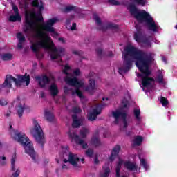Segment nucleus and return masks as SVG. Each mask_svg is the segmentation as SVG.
I'll return each mask as SVG.
<instances>
[{"label": "nucleus", "mask_w": 177, "mask_h": 177, "mask_svg": "<svg viewBox=\"0 0 177 177\" xmlns=\"http://www.w3.org/2000/svg\"><path fill=\"white\" fill-rule=\"evenodd\" d=\"M82 111V109H81L80 106H78V105L73 106L72 109V112H73L74 114H80V113H81Z\"/></svg>", "instance_id": "nucleus-38"}, {"label": "nucleus", "mask_w": 177, "mask_h": 177, "mask_svg": "<svg viewBox=\"0 0 177 177\" xmlns=\"http://www.w3.org/2000/svg\"><path fill=\"white\" fill-rule=\"evenodd\" d=\"M122 164H124V160H122L121 158H120L118 162L117 167H116V176L117 177L120 176V172L121 171V166L122 165Z\"/></svg>", "instance_id": "nucleus-28"}, {"label": "nucleus", "mask_w": 177, "mask_h": 177, "mask_svg": "<svg viewBox=\"0 0 177 177\" xmlns=\"http://www.w3.org/2000/svg\"><path fill=\"white\" fill-rule=\"evenodd\" d=\"M68 136L72 140H75L77 145L82 146V149H88V144L84 140L81 139L80 136L77 135L75 130L70 129Z\"/></svg>", "instance_id": "nucleus-13"}, {"label": "nucleus", "mask_w": 177, "mask_h": 177, "mask_svg": "<svg viewBox=\"0 0 177 177\" xmlns=\"http://www.w3.org/2000/svg\"><path fill=\"white\" fill-rule=\"evenodd\" d=\"M81 162H82V164H84V162H85V159L82 158V159H81Z\"/></svg>", "instance_id": "nucleus-54"}, {"label": "nucleus", "mask_w": 177, "mask_h": 177, "mask_svg": "<svg viewBox=\"0 0 177 177\" xmlns=\"http://www.w3.org/2000/svg\"><path fill=\"white\" fill-rule=\"evenodd\" d=\"M67 21H68V23L70 22V21H68V20Z\"/></svg>", "instance_id": "nucleus-64"}, {"label": "nucleus", "mask_w": 177, "mask_h": 177, "mask_svg": "<svg viewBox=\"0 0 177 177\" xmlns=\"http://www.w3.org/2000/svg\"><path fill=\"white\" fill-rule=\"evenodd\" d=\"M73 122L72 124L73 128H79L84 122V118L78 119V116L75 114L72 115Z\"/></svg>", "instance_id": "nucleus-17"}, {"label": "nucleus", "mask_w": 177, "mask_h": 177, "mask_svg": "<svg viewBox=\"0 0 177 177\" xmlns=\"http://www.w3.org/2000/svg\"><path fill=\"white\" fill-rule=\"evenodd\" d=\"M79 9L78 7L73 6H68L65 8V12H78Z\"/></svg>", "instance_id": "nucleus-33"}, {"label": "nucleus", "mask_w": 177, "mask_h": 177, "mask_svg": "<svg viewBox=\"0 0 177 177\" xmlns=\"http://www.w3.org/2000/svg\"><path fill=\"white\" fill-rule=\"evenodd\" d=\"M104 138H107V136L104 134Z\"/></svg>", "instance_id": "nucleus-61"}, {"label": "nucleus", "mask_w": 177, "mask_h": 177, "mask_svg": "<svg viewBox=\"0 0 177 177\" xmlns=\"http://www.w3.org/2000/svg\"><path fill=\"white\" fill-rule=\"evenodd\" d=\"M62 150L64 151L63 157H64V156H68V160L64 159V162L65 164L69 162V164L73 165L74 168H80V167H81V162L80 161V157H78V155L71 153L68 151V147H66L65 148L62 147Z\"/></svg>", "instance_id": "nucleus-8"}, {"label": "nucleus", "mask_w": 177, "mask_h": 177, "mask_svg": "<svg viewBox=\"0 0 177 177\" xmlns=\"http://www.w3.org/2000/svg\"><path fill=\"white\" fill-rule=\"evenodd\" d=\"M0 165H2L3 167V165H6V157L3 156L1 157L0 156Z\"/></svg>", "instance_id": "nucleus-40"}, {"label": "nucleus", "mask_w": 177, "mask_h": 177, "mask_svg": "<svg viewBox=\"0 0 177 177\" xmlns=\"http://www.w3.org/2000/svg\"><path fill=\"white\" fill-rule=\"evenodd\" d=\"M109 3L111 5H120V2L116 0H109Z\"/></svg>", "instance_id": "nucleus-45"}, {"label": "nucleus", "mask_w": 177, "mask_h": 177, "mask_svg": "<svg viewBox=\"0 0 177 177\" xmlns=\"http://www.w3.org/2000/svg\"><path fill=\"white\" fill-rule=\"evenodd\" d=\"M112 115L115 118V124H118L120 119L121 118L123 121L124 128L128 127V122H127V116L128 114L125 111L116 110L112 112Z\"/></svg>", "instance_id": "nucleus-12"}, {"label": "nucleus", "mask_w": 177, "mask_h": 177, "mask_svg": "<svg viewBox=\"0 0 177 177\" xmlns=\"http://www.w3.org/2000/svg\"><path fill=\"white\" fill-rule=\"evenodd\" d=\"M134 115L136 120V125H140L142 122V117H140V109H134Z\"/></svg>", "instance_id": "nucleus-24"}, {"label": "nucleus", "mask_w": 177, "mask_h": 177, "mask_svg": "<svg viewBox=\"0 0 177 177\" xmlns=\"http://www.w3.org/2000/svg\"><path fill=\"white\" fill-rule=\"evenodd\" d=\"M59 41H60L61 42H62V44H64V39L63 37H60L59 38Z\"/></svg>", "instance_id": "nucleus-52"}, {"label": "nucleus", "mask_w": 177, "mask_h": 177, "mask_svg": "<svg viewBox=\"0 0 177 177\" xmlns=\"http://www.w3.org/2000/svg\"><path fill=\"white\" fill-rule=\"evenodd\" d=\"M49 92L51 95H53V97L59 93V88H57V85L56 84L53 83L51 85L49 86Z\"/></svg>", "instance_id": "nucleus-21"}, {"label": "nucleus", "mask_w": 177, "mask_h": 177, "mask_svg": "<svg viewBox=\"0 0 177 177\" xmlns=\"http://www.w3.org/2000/svg\"><path fill=\"white\" fill-rule=\"evenodd\" d=\"M9 20L10 21H20L21 20V17H20V14H15V15L10 16Z\"/></svg>", "instance_id": "nucleus-30"}, {"label": "nucleus", "mask_w": 177, "mask_h": 177, "mask_svg": "<svg viewBox=\"0 0 177 177\" xmlns=\"http://www.w3.org/2000/svg\"><path fill=\"white\" fill-rule=\"evenodd\" d=\"M104 174L102 177H109L110 175V167H109V165H106L103 167Z\"/></svg>", "instance_id": "nucleus-32"}, {"label": "nucleus", "mask_w": 177, "mask_h": 177, "mask_svg": "<svg viewBox=\"0 0 177 177\" xmlns=\"http://www.w3.org/2000/svg\"><path fill=\"white\" fill-rule=\"evenodd\" d=\"M160 103H162V106H167V104H168V100L164 97H162L160 99Z\"/></svg>", "instance_id": "nucleus-41"}, {"label": "nucleus", "mask_w": 177, "mask_h": 177, "mask_svg": "<svg viewBox=\"0 0 177 177\" xmlns=\"http://www.w3.org/2000/svg\"><path fill=\"white\" fill-rule=\"evenodd\" d=\"M62 168L64 169L67 168V166H66V165H63Z\"/></svg>", "instance_id": "nucleus-55"}, {"label": "nucleus", "mask_w": 177, "mask_h": 177, "mask_svg": "<svg viewBox=\"0 0 177 177\" xmlns=\"http://www.w3.org/2000/svg\"><path fill=\"white\" fill-rule=\"evenodd\" d=\"M44 117L48 121V122H53L55 121V115L52 113V111L46 109L44 112Z\"/></svg>", "instance_id": "nucleus-22"}, {"label": "nucleus", "mask_w": 177, "mask_h": 177, "mask_svg": "<svg viewBox=\"0 0 177 177\" xmlns=\"http://www.w3.org/2000/svg\"><path fill=\"white\" fill-rule=\"evenodd\" d=\"M122 104L123 106V107L124 109H126V107L128 106V104H129V102L127 101V99L124 98L122 100Z\"/></svg>", "instance_id": "nucleus-42"}, {"label": "nucleus", "mask_w": 177, "mask_h": 177, "mask_svg": "<svg viewBox=\"0 0 177 177\" xmlns=\"http://www.w3.org/2000/svg\"><path fill=\"white\" fill-rule=\"evenodd\" d=\"M34 128L32 130V135L35 138L36 142L41 145V147H44V145L45 144V135L44 134V131H42V128L41 125L38 123L36 120H33Z\"/></svg>", "instance_id": "nucleus-7"}, {"label": "nucleus", "mask_w": 177, "mask_h": 177, "mask_svg": "<svg viewBox=\"0 0 177 177\" xmlns=\"http://www.w3.org/2000/svg\"><path fill=\"white\" fill-rule=\"evenodd\" d=\"M95 164H99V159L97 158H95L94 160Z\"/></svg>", "instance_id": "nucleus-51"}, {"label": "nucleus", "mask_w": 177, "mask_h": 177, "mask_svg": "<svg viewBox=\"0 0 177 177\" xmlns=\"http://www.w3.org/2000/svg\"><path fill=\"white\" fill-rule=\"evenodd\" d=\"M136 32L134 34V39L138 44H142L144 46L150 48L151 46V43L150 42V39L146 37L145 32H143V30L138 24H136Z\"/></svg>", "instance_id": "nucleus-10"}, {"label": "nucleus", "mask_w": 177, "mask_h": 177, "mask_svg": "<svg viewBox=\"0 0 177 177\" xmlns=\"http://www.w3.org/2000/svg\"><path fill=\"white\" fill-rule=\"evenodd\" d=\"M17 38L19 41V43L17 44L18 49H23V42L26 41V37H24V35H23L21 32H19L17 34Z\"/></svg>", "instance_id": "nucleus-20"}, {"label": "nucleus", "mask_w": 177, "mask_h": 177, "mask_svg": "<svg viewBox=\"0 0 177 177\" xmlns=\"http://www.w3.org/2000/svg\"><path fill=\"white\" fill-rule=\"evenodd\" d=\"M127 135L128 136H131V132H127Z\"/></svg>", "instance_id": "nucleus-57"}, {"label": "nucleus", "mask_w": 177, "mask_h": 177, "mask_svg": "<svg viewBox=\"0 0 177 177\" xmlns=\"http://www.w3.org/2000/svg\"><path fill=\"white\" fill-rule=\"evenodd\" d=\"M139 158L140 160V165H142L143 167V168L145 169V171H147V169H149V165L146 162V160L140 159V156H139Z\"/></svg>", "instance_id": "nucleus-34"}, {"label": "nucleus", "mask_w": 177, "mask_h": 177, "mask_svg": "<svg viewBox=\"0 0 177 177\" xmlns=\"http://www.w3.org/2000/svg\"><path fill=\"white\" fill-rule=\"evenodd\" d=\"M71 68L68 65H66L64 68L63 73L66 74V77L64 78V81L70 85L71 86H64V92L66 95H68L71 93L72 96L77 95L80 99H84V95L80 91V88H84V81L83 80H78L77 77H73V74L70 73Z\"/></svg>", "instance_id": "nucleus-3"}, {"label": "nucleus", "mask_w": 177, "mask_h": 177, "mask_svg": "<svg viewBox=\"0 0 177 177\" xmlns=\"http://www.w3.org/2000/svg\"><path fill=\"white\" fill-rule=\"evenodd\" d=\"M107 56H109V57H111L113 56V52H109L108 54H107Z\"/></svg>", "instance_id": "nucleus-53"}, {"label": "nucleus", "mask_w": 177, "mask_h": 177, "mask_svg": "<svg viewBox=\"0 0 177 177\" xmlns=\"http://www.w3.org/2000/svg\"><path fill=\"white\" fill-rule=\"evenodd\" d=\"M12 82H15L16 86H21L23 83L26 82V86H28L30 85V75H18L17 79L12 75H7L4 83L0 86V91L3 88H12Z\"/></svg>", "instance_id": "nucleus-6"}, {"label": "nucleus", "mask_w": 177, "mask_h": 177, "mask_svg": "<svg viewBox=\"0 0 177 177\" xmlns=\"http://www.w3.org/2000/svg\"><path fill=\"white\" fill-rule=\"evenodd\" d=\"M24 110H26V105L24 104H21L17 106V112L19 117H23V113H24Z\"/></svg>", "instance_id": "nucleus-25"}, {"label": "nucleus", "mask_w": 177, "mask_h": 177, "mask_svg": "<svg viewBox=\"0 0 177 177\" xmlns=\"http://www.w3.org/2000/svg\"><path fill=\"white\" fill-rule=\"evenodd\" d=\"M8 105V101L6 100L1 98L0 99V106H4Z\"/></svg>", "instance_id": "nucleus-43"}, {"label": "nucleus", "mask_w": 177, "mask_h": 177, "mask_svg": "<svg viewBox=\"0 0 177 177\" xmlns=\"http://www.w3.org/2000/svg\"><path fill=\"white\" fill-rule=\"evenodd\" d=\"M10 114H12V112L10 111H7L6 113H5V117H10Z\"/></svg>", "instance_id": "nucleus-48"}, {"label": "nucleus", "mask_w": 177, "mask_h": 177, "mask_svg": "<svg viewBox=\"0 0 177 177\" xmlns=\"http://www.w3.org/2000/svg\"><path fill=\"white\" fill-rule=\"evenodd\" d=\"M127 9L131 16H134L139 23H145L148 30L150 31L157 32L160 30L158 24L154 21L153 17L147 12L138 10L135 4L129 5Z\"/></svg>", "instance_id": "nucleus-4"}, {"label": "nucleus", "mask_w": 177, "mask_h": 177, "mask_svg": "<svg viewBox=\"0 0 177 177\" xmlns=\"http://www.w3.org/2000/svg\"><path fill=\"white\" fill-rule=\"evenodd\" d=\"M12 10H14V13H15V15H19V8H17V6L12 4Z\"/></svg>", "instance_id": "nucleus-44"}, {"label": "nucleus", "mask_w": 177, "mask_h": 177, "mask_svg": "<svg viewBox=\"0 0 177 177\" xmlns=\"http://www.w3.org/2000/svg\"><path fill=\"white\" fill-rule=\"evenodd\" d=\"M57 21H59V19L57 17L50 19L47 20L46 23L43 24L42 27L45 31L51 32L53 37H56L57 36V33L55 31L53 26H55Z\"/></svg>", "instance_id": "nucleus-11"}, {"label": "nucleus", "mask_w": 177, "mask_h": 177, "mask_svg": "<svg viewBox=\"0 0 177 177\" xmlns=\"http://www.w3.org/2000/svg\"><path fill=\"white\" fill-rule=\"evenodd\" d=\"M120 150H121V147L120 145H116L114 147V148L113 149L111 153V156L109 158V160L111 161L115 160V158L117 157V156H118L120 153Z\"/></svg>", "instance_id": "nucleus-19"}, {"label": "nucleus", "mask_w": 177, "mask_h": 177, "mask_svg": "<svg viewBox=\"0 0 177 177\" xmlns=\"http://www.w3.org/2000/svg\"><path fill=\"white\" fill-rule=\"evenodd\" d=\"M104 104H96L93 108L92 112L88 113V121H95L97 118V115L102 113V109H103Z\"/></svg>", "instance_id": "nucleus-14"}, {"label": "nucleus", "mask_w": 177, "mask_h": 177, "mask_svg": "<svg viewBox=\"0 0 177 177\" xmlns=\"http://www.w3.org/2000/svg\"><path fill=\"white\" fill-rule=\"evenodd\" d=\"M10 133L14 140H16L23 146L25 149L26 153L28 154L33 161H36L35 158L37 157V155L34 150V146L27 136L24 133L19 132V131L13 129L11 124L10 125Z\"/></svg>", "instance_id": "nucleus-5"}, {"label": "nucleus", "mask_w": 177, "mask_h": 177, "mask_svg": "<svg viewBox=\"0 0 177 177\" xmlns=\"http://www.w3.org/2000/svg\"><path fill=\"white\" fill-rule=\"evenodd\" d=\"M73 74L76 76H78L80 75V74H81V71H80L79 68H77L75 69L74 71H73Z\"/></svg>", "instance_id": "nucleus-46"}, {"label": "nucleus", "mask_w": 177, "mask_h": 177, "mask_svg": "<svg viewBox=\"0 0 177 177\" xmlns=\"http://www.w3.org/2000/svg\"><path fill=\"white\" fill-rule=\"evenodd\" d=\"M106 100H109V98H106Z\"/></svg>", "instance_id": "nucleus-63"}, {"label": "nucleus", "mask_w": 177, "mask_h": 177, "mask_svg": "<svg viewBox=\"0 0 177 177\" xmlns=\"http://www.w3.org/2000/svg\"><path fill=\"white\" fill-rule=\"evenodd\" d=\"M143 142V137L140 136H136L133 140V146H140Z\"/></svg>", "instance_id": "nucleus-26"}, {"label": "nucleus", "mask_w": 177, "mask_h": 177, "mask_svg": "<svg viewBox=\"0 0 177 177\" xmlns=\"http://www.w3.org/2000/svg\"><path fill=\"white\" fill-rule=\"evenodd\" d=\"M75 28H77V24L73 23L72 24V26L71 27V31H74V30H75Z\"/></svg>", "instance_id": "nucleus-47"}, {"label": "nucleus", "mask_w": 177, "mask_h": 177, "mask_svg": "<svg viewBox=\"0 0 177 177\" xmlns=\"http://www.w3.org/2000/svg\"><path fill=\"white\" fill-rule=\"evenodd\" d=\"M11 171L12 173L10 177H19L20 175V169L16 167V153H14L12 156L11 160Z\"/></svg>", "instance_id": "nucleus-15"}, {"label": "nucleus", "mask_w": 177, "mask_h": 177, "mask_svg": "<svg viewBox=\"0 0 177 177\" xmlns=\"http://www.w3.org/2000/svg\"><path fill=\"white\" fill-rule=\"evenodd\" d=\"M95 52H96L97 55L98 56V57H100V58L104 57V56H105V55H106L104 53H103V50L100 48H97L95 50Z\"/></svg>", "instance_id": "nucleus-36"}, {"label": "nucleus", "mask_w": 177, "mask_h": 177, "mask_svg": "<svg viewBox=\"0 0 177 177\" xmlns=\"http://www.w3.org/2000/svg\"><path fill=\"white\" fill-rule=\"evenodd\" d=\"M102 100H106V98H102Z\"/></svg>", "instance_id": "nucleus-59"}, {"label": "nucleus", "mask_w": 177, "mask_h": 177, "mask_svg": "<svg viewBox=\"0 0 177 177\" xmlns=\"http://www.w3.org/2000/svg\"><path fill=\"white\" fill-rule=\"evenodd\" d=\"M156 44H159V41H158V42H157V41H156Z\"/></svg>", "instance_id": "nucleus-60"}, {"label": "nucleus", "mask_w": 177, "mask_h": 177, "mask_svg": "<svg viewBox=\"0 0 177 177\" xmlns=\"http://www.w3.org/2000/svg\"><path fill=\"white\" fill-rule=\"evenodd\" d=\"M162 62H164V63H165V64H167V58H165V57L162 56Z\"/></svg>", "instance_id": "nucleus-49"}, {"label": "nucleus", "mask_w": 177, "mask_h": 177, "mask_svg": "<svg viewBox=\"0 0 177 177\" xmlns=\"http://www.w3.org/2000/svg\"><path fill=\"white\" fill-rule=\"evenodd\" d=\"M91 145H93V146H95V147H97V146H100L102 145V142H100V140H99V137L93 136L91 139Z\"/></svg>", "instance_id": "nucleus-27"}, {"label": "nucleus", "mask_w": 177, "mask_h": 177, "mask_svg": "<svg viewBox=\"0 0 177 177\" xmlns=\"http://www.w3.org/2000/svg\"><path fill=\"white\" fill-rule=\"evenodd\" d=\"M89 133V131L86 128H83L80 130V136L82 138H85L86 135Z\"/></svg>", "instance_id": "nucleus-35"}, {"label": "nucleus", "mask_w": 177, "mask_h": 177, "mask_svg": "<svg viewBox=\"0 0 177 177\" xmlns=\"http://www.w3.org/2000/svg\"><path fill=\"white\" fill-rule=\"evenodd\" d=\"M19 5L25 10L26 25L24 27V32L29 37L28 39L32 44L30 48L32 52L36 53L37 57L38 59L44 57L42 54L39 57L38 53L39 49L42 48L46 52H48L52 60H62V56L64 55V48L62 47L56 48L53 43L49 44L48 41L50 39V37L42 30L41 24L38 22L44 21V17H42L44 3L42 1L34 0L32 2V6L38 8L37 13L34 10L28 11L30 4L27 2V0H20Z\"/></svg>", "instance_id": "nucleus-1"}, {"label": "nucleus", "mask_w": 177, "mask_h": 177, "mask_svg": "<svg viewBox=\"0 0 177 177\" xmlns=\"http://www.w3.org/2000/svg\"><path fill=\"white\" fill-rule=\"evenodd\" d=\"M35 80L38 82V84L41 88H45V86L48 85V84L50 82V79H49V77H48L46 75L36 76Z\"/></svg>", "instance_id": "nucleus-16"}, {"label": "nucleus", "mask_w": 177, "mask_h": 177, "mask_svg": "<svg viewBox=\"0 0 177 177\" xmlns=\"http://www.w3.org/2000/svg\"><path fill=\"white\" fill-rule=\"evenodd\" d=\"M73 53H74V55H81V51H74Z\"/></svg>", "instance_id": "nucleus-50"}, {"label": "nucleus", "mask_w": 177, "mask_h": 177, "mask_svg": "<svg viewBox=\"0 0 177 177\" xmlns=\"http://www.w3.org/2000/svg\"><path fill=\"white\" fill-rule=\"evenodd\" d=\"M95 85H96V81H95V80L93 79H90L88 80V86L86 87L85 91L92 95V93L95 92Z\"/></svg>", "instance_id": "nucleus-18"}, {"label": "nucleus", "mask_w": 177, "mask_h": 177, "mask_svg": "<svg viewBox=\"0 0 177 177\" xmlns=\"http://www.w3.org/2000/svg\"><path fill=\"white\" fill-rule=\"evenodd\" d=\"M133 2L138 3V5H141V6H145L147 3V0H131Z\"/></svg>", "instance_id": "nucleus-37"}, {"label": "nucleus", "mask_w": 177, "mask_h": 177, "mask_svg": "<svg viewBox=\"0 0 177 177\" xmlns=\"http://www.w3.org/2000/svg\"><path fill=\"white\" fill-rule=\"evenodd\" d=\"M124 60L122 67L118 68V73L120 75H124L128 73L132 68V63L136 61V66L141 73H138L137 77L140 79L143 88H153L154 86V78L150 77V64L153 62V54L139 50L133 46H127L124 48Z\"/></svg>", "instance_id": "nucleus-2"}, {"label": "nucleus", "mask_w": 177, "mask_h": 177, "mask_svg": "<svg viewBox=\"0 0 177 177\" xmlns=\"http://www.w3.org/2000/svg\"><path fill=\"white\" fill-rule=\"evenodd\" d=\"M1 59L4 61L12 60L13 55L11 53H7L0 55Z\"/></svg>", "instance_id": "nucleus-29"}, {"label": "nucleus", "mask_w": 177, "mask_h": 177, "mask_svg": "<svg viewBox=\"0 0 177 177\" xmlns=\"http://www.w3.org/2000/svg\"><path fill=\"white\" fill-rule=\"evenodd\" d=\"M86 156H87V157H92V156H93V149H88L86 151Z\"/></svg>", "instance_id": "nucleus-39"}, {"label": "nucleus", "mask_w": 177, "mask_h": 177, "mask_svg": "<svg viewBox=\"0 0 177 177\" xmlns=\"http://www.w3.org/2000/svg\"><path fill=\"white\" fill-rule=\"evenodd\" d=\"M93 19L95 20L99 30H101V31H106V30H112L115 32L120 31V28L115 24L109 22L106 24H103L102 20H100V18H99V16H97L96 13L93 14Z\"/></svg>", "instance_id": "nucleus-9"}, {"label": "nucleus", "mask_w": 177, "mask_h": 177, "mask_svg": "<svg viewBox=\"0 0 177 177\" xmlns=\"http://www.w3.org/2000/svg\"><path fill=\"white\" fill-rule=\"evenodd\" d=\"M41 97H43V98L45 97V93H41Z\"/></svg>", "instance_id": "nucleus-56"}, {"label": "nucleus", "mask_w": 177, "mask_h": 177, "mask_svg": "<svg viewBox=\"0 0 177 177\" xmlns=\"http://www.w3.org/2000/svg\"><path fill=\"white\" fill-rule=\"evenodd\" d=\"M158 74L156 79L157 82L159 84H164V75H162V72L158 71Z\"/></svg>", "instance_id": "nucleus-31"}, {"label": "nucleus", "mask_w": 177, "mask_h": 177, "mask_svg": "<svg viewBox=\"0 0 177 177\" xmlns=\"http://www.w3.org/2000/svg\"><path fill=\"white\" fill-rule=\"evenodd\" d=\"M124 167L129 171H138V166L135 163L129 161L124 162Z\"/></svg>", "instance_id": "nucleus-23"}, {"label": "nucleus", "mask_w": 177, "mask_h": 177, "mask_svg": "<svg viewBox=\"0 0 177 177\" xmlns=\"http://www.w3.org/2000/svg\"><path fill=\"white\" fill-rule=\"evenodd\" d=\"M167 117H169V113H168V114H167Z\"/></svg>", "instance_id": "nucleus-58"}, {"label": "nucleus", "mask_w": 177, "mask_h": 177, "mask_svg": "<svg viewBox=\"0 0 177 177\" xmlns=\"http://www.w3.org/2000/svg\"><path fill=\"white\" fill-rule=\"evenodd\" d=\"M74 18V16H72V19H73Z\"/></svg>", "instance_id": "nucleus-62"}]
</instances>
